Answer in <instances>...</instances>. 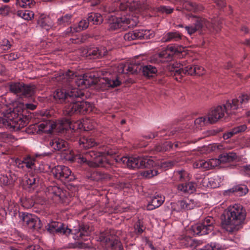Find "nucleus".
<instances>
[{
  "mask_svg": "<svg viewBox=\"0 0 250 250\" xmlns=\"http://www.w3.org/2000/svg\"><path fill=\"white\" fill-rule=\"evenodd\" d=\"M194 25L186 26L185 27L188 34L192 35L196 31L201 28H207L210 31L218 32L221 29L220 18H217L210 21L199 17H193L192 18Z\"/></svg>",
  "mask_w": 250,
  "mask_h": 250,
  "instance_id": "obj_6",
  "label": "nucleus"
},
{
  "mask_svg": "<svg viewBox=\"0 0 250 250\" xmlns=\"http://www.w3.org/2000/svg\"><path fill=\"white\" fill-rule=\"evenodd\" d=\"M71 122L68 118H62L57 122L51 121H43L38 126V131L51 133L55 130L58 132H62L64 130L71 128Z\"/></svg>",
  "mask_w": 250,
  "mask_h": 250,
  "instance_id": "obj_7",
  "label": "nucleus"
},
{
  "mask_svg": "<svg viewBox=\"0 0 250 250\" xmlns=\"http://www.w3.org/2000/svg\"><path fill=\"white\" fill-rule=\"evenodd\" d=\"M110 245L113 250H122L123 247L121 243L118 240H115L111 242Z\"/></svg>",
  "mask_w": 250,
  "mask_h": 250,
  "instance_id": "obj_51",
  "label": "nucleus"
},
{
  "mask_svg": "<svg viewBox=\"0 0 250 250\" xmlns=\"http://www.w3.org/2000/svg\"><path fill=\"white\" fill-rule=\"evenodd\" d=\"M208 163L209 165V169L218 166L221 163H222V162H221V160H220V156L218 159H211L208 160Z\"/></svg>",
  "mask_w": 250,
  "mask_h": 250,
  "instance_id": "obj_50",
  "label": "nucleus"
},
{
  "mask_svg": "<svg viewBox=\"0 0 250 250\" xmlns=\"http://www.w3.org/2000/svg\"><path fill=\"white\" fill-rule=\"evenodd\" d=\"M183 51L184 47L182 46L175 45L168 46L166 50L163 51L160 53L152 56L150 61L154 63L167 62L172 59L173 54L181 53Z\"/></svg>",
  "mask_w": 250,
  "mask_h": 250,
  "instance_id": "obj_10",
  "label": "nucleus"
},
{
  "mask_svg": "<svg viewBox=\"0 0 250 250\" xmlns=\"http://www.w3.org/2000/svg\"><path fill=\"white\" fill-rule=\"evenodd\" d=\"M52 172L56 178L62 181H71L75 179L70 168L66 166H57L53 169Z\"/></svg>",
  "mask_w": 250,
  "mask_h": 250,
  "instance_id": "obj_16",
  "label": "nucleus"
},
{
  "mask_svg": "<svg viewBox=\"0 0 250 250\" xmlns=\"http://www.w3.org/2000/svg\"><path fill=\"white\" fill-rule=\"evenodd\" d=\"M69 152V155L65 157L66 159L70 161H75L80 164L86 163L91 167H107L106 165H108V162L102 153L90 151L86 152L83 156H74L70 150Z\"/></svg>",
  "mask_w": 250,
  "mask_h": 250,
  "instance_id": "obj_5",
  "label": "nucleus"
},
{
  "mask_svg": "<svg viewBox=\"0 0 250 250\" xmlns=\"http://www.w3.org/2000/svg\"><path fill=\"white\" fill-rule=\"evenodd\" d=\"M142 71L145 76L150 77L157 73V69L153 65H146L142 67Z\"/></svg>",
  "mask_w": 250,
  "mask_h": 250,
  "instance_id": "obj_37",
  "label": "nucleus"
},
{
  "mask_svg": "<svg viewBox=\"0 0 250 250\" xmlns=\"http://www.w3.org/2000/svg\"><path fill=\"white\" fill-rule=\"evenodd\" d=\"M32 1V0H19L18 3L21 7L26 8L27 6L30 7Z\"/></svg>",
  "mask_w": 250,
  "mask_h": 250,
  "instance_id": "obj_53",
  "label": "nucleus"
},
{
  "mask_svg": "<svg viewBox=\"0 0 250 250\" xmlns=\"http://www.w3.org/2000/svg\"><path fill=\"white\" fill-rule=\"evenodd\" d=\"M101 84L102 90H106L110 87H115L121 84V81L119 80V77L116 79H110L107 78H101L99 80Z\"/></svg>",
  "mask_w": 250,
  "mask_h": 250,
  "instance_id": "obj_21",
  "label": "nucleus"
},
{
  "mask_svg": "<svg viewBox=\"0 0 250 250\" xmlns=\"http://www.w3.org/2000/svg\"><path fill=\"white\" fill-rule=\"evenodd\" d=\"M167 69L171 73V75L175 76L176 81H181L182 65L180 63L177 62L171 63L167 66Z\"/></svg>",
  "mask_w": 250,
  "mask_h": 250,
  "instance_id": "obj_22",
  "label": "nucleus"
},
{
  "mask_svg": "<svg viewBox=\"0 0 250 250\" xmlns=\"http://www.w3.org/2000/svg\"><path fill=\"white\" fill-rule=\"evenodd\" d=\"M17 15L25 20H30L34 17V13L29 10H19Z\"/></svg>",
  "mask_w": 250,
  "mask_h": 250,
  "instance_id": "obj_41",
  "label": "nucleus"
},
{
  "mask_svg": "<svg viewBox=\"0 0 250 250\" xmlns=\"http://www.w3.org/2000/svg\"><path fill=\"white\" fill-rule=\"evenodd\" d=\"M8 84L10 92L25 97L32 96L36 90L34 85H25L22 83L10 82Z\"/></svg>",
  "mask_w": 250,
  "mask_h": 250,
  "instance_id": "obj_13",
  "label": "nucleus"
},
{
  "mask_svg": "<svg viewBox=\"0 0 250 250\" xmlns=\"http://www.w3.org/2000/svg\"><path fill=\"white\" fill-rule=\"evenodd\" d=\"M117 162L130 169L148 167L153 165V161L147 156L138 157H123L116 159Z\"/></svg>",
  "mask_w": 250,
  "mask_h": 250,
  "instance_id": "obj_9",
  "label": "nucleus"
},
{
  "mask_svg": "<svg viewBox=\"0 0 250 250\" xmlns=\"http://www.w3.org/2000/svg\"><path fill=\"white\" fill-rule=\"evenodd\" d=\"M195 68L194 65H188L186 67H185L184 68L182 66V69H181V78L184 76L185 75H193L195 74Z\"/></svg>",
  "mask_w": 250,
  "mask_h": 250,
  "instance_id": "obj_43",
  "label": "nucleus"
},
{
  "mask_svg": "<svg viewBox=\"0 0 250 250\" xmlns=\"http://www.w3.org/2000/svg\"><path fill=\"white\" fill-rule=\"evenodd\" d=\"M15 164L17 167L21 168H24L25 167L24 163L23 160L16 159L15 161Z\"/></svg>",
  "mask_w": 250,
  "mask_h": 250,
  "instance_id": "obj_60",
  "label": "nucleus"
},
{
  "mask_svg": "<svg viewBox=\"0 0 250 250\" xmlns=\"http://www.w3.org/2000/svg\"><path fill=\"white\" fill-rule=\"evenodd\" d=\"M26 179V183L29 188H34L40 184V177L37 174H30Z\"/></svg>",
  "mask_w": 250,
  "mask_h": 250,
  "instance_id": "obj_31",
  "label": "nucleus"
},
{
  "mask_svg": "<svg viewBox=\"0 0 250 250\" xmlns=\"http://www.w3.org/2000/svg\"><path fill=\"white\" fill-rule=\"evenodd\" d=\"M214 223V219L208 216L202 223L192 226L189 231L194 235H205L213 230Z\"/></svg>",
  "mask_w": 250,
  "mask_h": 250,
  "instance_id": "obj_12",
  "label": "nucleus"
},
{
  "mask_svg": "<svg viewBox=\"0 0 250 250\" xmlns=\"http://www.w3.org/2000/svg\"><path fill=\"white\" fill-rule=\"evenodd\" d=\"M213 1L220 7H223L225 5L224 0H213Z\"/></svg>",
  "mask_w": 250,
  "mask_h": 250,
  "instance_id": "obj_63",
  "label": "nucleus"
},
{
  "mask_svg": "<svg viewBox=\"0 0 250 250\" xmlns=\"http://www.w3.org/2000/svg\"><path fill=\"white\" fill-rule=\"evenodd\" d=\"M18 58V56L17 54H15L14 53H11L9 54H6L5 56V58L7 60H8L9 61H13L16 60Z\"/></svg>",
  "mask_w": 250,
  "mask_h": 250,
  "instance_id": "obj_59",
  "label": "nucleus"
},
{
  "mask_svg": "<svg viewBox=\"0 0 250 250\" xmlns=\"http://www.w3.org/2000/svg\"><path fill=\"white\" fill-rule=\"evenodd\" d=\"M47 195L54 202L59 203L63 202L64 194L60 188L54 186L48 188Z\"/></svg>",
  "mask_w": 250,
  "mask_h": 250,
  "instance_id": "obj_17",
  "label": "nucleus"
},
{
  "mask_svg": "<svg viewBox=\"0 0 250 250\" xmlns=\"http://www.w3.org/2000/svg\"><path fill=\"white\" fill-rule=\"evenodd\" d=\"M97 143L93 139L85 136L81 137L79 140L80 146L84 148H88L94 146Z\"/></svg>",
  "mask_w": 250,
  "mask_h": 250,
  "instance_id": "obj_33",
  "label": "nucleus"
},
{
  "mask_svg": "<svg viewBox=\"0 0 250 250\" xmlns=\"http://www.w3.org/2000/svg\"><path fill=\"white\" fill-rule=\"evenodd\" d=\"M49 146L54 150L65 151L68 147V144L62 139L55 138L49 142Z\"/></svg>",
  "mask_w": 250,
  "mask_h": 250,
  "instance_id": "obj_19",
  "label": "nucleus"
},
{
  "mask_svg": "<svg viewBox=\"0 0 250 250\" xmlns=\"http://www.w3.org/2000/svg\"><path fill=\"white\" fill-rule=\"evenodd\" d=\"M175 176L179 181L183 182L188 179V173L184 170H177L174 172Z\"/></svg>",
  "mask_w": 250,
  "mask_h": 250,
  "instance_id": "obj_45",
  "label": "nucleus"
},
{
  "mask_svg": "<svg viewBox=\"0 0 250 250\" xmlns=\"http://www.w3.org/2000/svg\"><path fill=\"white\" fill-rule=\"evenodd\" d=\"M3 125L9 128L18 130L28 124V120L21 115H17L15 110L5 113L0 119Z\"/></svg>",
  "mask_w": 250,
  "mask_h": 250,
  "instance_id": "obj_8",
  "label": "nucleus"
},
{
  "mask_svg": "<svg viewBox=\"0 0 250 250\" xmlns=\"http://www.w3.org/2000/svg\"><path fill=\"white\" fill-rule=\"evenodd\" d=\"M90 233L89 227L86 225H83L80 227L79 231L75 234L74 238L78 240L86 241L88 239Z\"/></svg>",
  "mask_w": 250,
  "mask_h": 250,
  "instance_id": "obj_25",
  "label": "nucleus"
},
{
  "mask_svg": "<svg viewBox=\"0 0 250 250\" xmlns=\"http://www.w3.org/2000/svg\"><path fill=\"white\" fill-rule=\"evenodd\" d=\"M47 229L51 232H57L65 235L70 233L71 230L68 229L63 224L59 222H53L48 224Z\"/></svg>",
  "mask_w": 250,
  "mask_h": 250,
  "instance_id": "obj_18",
  "label": "nucleus"
},
{
  "mask_svg": "<svg viewBox=\"0 0 250 250\" xmlns=\"http://www.w3.org/2000/svg\"><path fill=\"white\" fill-rule=\"evenodd\" d=\"M46 20H44L43 19H41L38 21V24L46 30H48L51 26L50 25H48L47 23H46Z\"/></svg>",
  "mask_w": 250,
  "mask_h": 250,
  "instance_id": "obj_57",
  "label": "nucleus"
},
{
  "mask_svg": "<svg viewBox=\"0 0 250 250\" xmlns=\"http://www.w3.org/2000/svg\"><path fill=\"white\" fill-rule=\"evenodd\" d=\"M23 162L24 163L25 167L27 168L33 169L36 167V159L34 157L26 156L23 159Z\"/></svg>",
  "mask_w": 250,
  "mask_h": 250,
  "instance_id": "obj_40",
  "label": "nucleus"
},
{
  "mask_svg": "<svg viewBox=\"0 0 250 250\" xmlns=\"http://www.w3.org/2000/svg\"><path fill=\"white\" fill-rule=\"evenodd\" d=\"M250 100V96L243 94L238 98L228 101L223 105H219L211 108L208 113L209 124H214L225 116L234 113V110L243 107Z\"/></svg>",
  "mask_w": 250,
  "mask_h": 250,
  "instance_id": "obj_3",
  "label": "nucleus"
},
{
  "mask_svg": "<svg viewBox=\"0 0 250 250\" xmlns=\"http://www.w3.org/2000/svg\"><path fill=\"white\" fill-rule=\"evenodd\" d=\"M72 15L67 14L57 19V23L61 26H66L71 23Z\"/></svg>",
  "mask_w": 250,
  "mask_h": 250,
  "instance_id": "obj_38",
  "label": "nucleus"
},
{
  "mask_svg": "<svg viewBox=\"0 0 250 250\" xmlns=\"http://www.w3.org/2000/svg\"><path fill=\"white\" fill-rule=\"evenodd\" d=\"M100 77L98 73H90L89 74H85L83 76L75 79L74 82L78 88L73 87L71 84H70L69 86L71 88H76L83 93V95L79 97V100H80V98L84 96L82 89L86 88L91 85L95 84L98 82V78Z\"/></svg>",
  "mask_w": 250,
  "mask_h": 250,
  "instance_id": "obj_11",
  "label": "nucleus"
},
{
  "mask_svg": "<svg viewBox=\"0 0 250 250\" xmlns=\"http://www.w3.org/2000/svg\"><path fill=\"white\" fill-rule=\"evenodd\" d=\"M173 146L175 148L178 147L179 143L176 142L173 145L170 142H166L163 144L156 146L155 150L157 152H164L170 150V148H173Z\"/></svg>",
  "mask_w": 250,
  "mask_h": 250,
  "instance_id": "obj_32",
  "label": "nucleus"
},
{
  "mask_svg": "<svg viewBox=\"0 0 250 250\" xmlns=\"http://www.w3.org/2000/svg\"><path fill=\"white\" fill-rule=\"evenodd\" d=\"M178 205L180 207L181 209L188 210L193 209L198 204L193 200L186 199L179 201L178 202Z\"/></svg>",
  "mask_w": 250,
  "mask_h": 250,
  "instance_id": "obj_29",
  "label": "nucleus"
},
{
  "mask_svg": "<svg viewBox=\"0 0 250 250\" xmlns=\"http://www.w3.org/2000/svg\"><path fill=\"white\" fill-rule=\"evenodd\" d=\"M235 134L233 130L232 129L231 131L227 132L224 134L223 138L224 139H228L232 136L233 135Z\"/></svg>",
  "mask_w": 250,
  "mask_h": 250,
  "instance_id": "obj_61",
  "label": "nucleus"
},
{
  "mask_svg": "<svg viewBox=\"0 0 250 250\" xmlns=\"http://www.w3.org/2000/svg\"><path fill=\"white\" fill-rule=\"evenodd\" d=\"M11 46V43L9 40L4 39L0 41V48L3 50H7Z\"/></svg>",
  "mask_w": 250,
  "mask_h": 250,
  "instance_id": "obj_49",
  "label": "nucleus"
},
{
  "mask_svg": "<svg viewBox=\"0 0 250 250\" xmlns=\"http://www.w3.org/2000/svg\"><path fill=\"white\" fill-rule=\"evenodd\" d=\"M158 173V171L154 169L146 170L142 173V175L146 178H150Z\"/></svg>",
  "mask_w": 250,
  "mask_h": 250,
  "instance_id": "obj_48",
  "label": "nucleus"
},
{
  "mask_svg": "<svg viewBox=\"0 0 250 250\" xmlns=\"http://www.w3.org/2000/svg\"><path fill=\"white\" fill-rule=\"evenodd\" d=\"M202 182L204 184L208 183V184L207 185L208 187H209L211 188H216L220 186L221 179L218 176H215L208 179H204Z\"/></svg>",
  "mask_w": 250,
  "mask_h": 250,
  "instance_id": "obj_35",
  "label": "nucleus"
},
{
  "mask_svg": "<svg viewBox=\"0 0 250 250\" xmlns=\"http://www.w3.org/2000/svg\"><path fill=\"white\" fill-rule=\"evenodd\" d=\"M107 53V49L104 47H94L90 48L87 50V56H91L93 59H96L99 57H102L105 55Z\"/></svg>",
  "mask_w": 250,
  "mask_h": 250,
  "instance_id": "obj_27",
  "label": "nucleus"
},
{
  "mask_svg": "<svg viewBox=\"0 0 250 250\" xmlns=\"http://www.w3.org/2000/svg\"><path fill=\"white\" fill-rule=\"evenodd\" d=\"M9 12L10 8L7 6L0 8V14H1L3 16L7 15Z\"/></svg>",
  "mask_w": 250,
  "mask_h": 250,
  "instance_id": "obj_58",
  "label": "nucleus"
},
{
  "mask_svg": "<svg viewBox=\"0 0 250 250\" xmlns=\"http://www.w3.org/2000/svg\"><path fill=\"white\" fill-rule=\"evenodd\" d=\"M208 120V115L207 117H201L200 118H197L194 121V124L197 128H200L201 126H203L205 125L209 124V121Z\"/></svg>",
  "mask_w": 250,
  "mask_h": 250,
  "instance_id": "obj_44",
  "label": "nucleus"
},
{
  "mask_svg": "<svg viewBox=\"0 0 250 250\" xmlns=\"http://www.w3.org/2000/svg\"><path fill=\"white\" fill-rule=\"evenodd\" d=\"M196 188V184L192 182L179 184L177 186V189L178 192L182 194L193 193L195 191Z\"/></svg>",
  "mask_w": 250,
  "mask_h": 250,
  "instance_id": "obj_20",
  "label": "nucleus"
},
{
  "mask_svg": "<svg viewBox=\"0 0 250 250\" xmlns=\"http://www.w3.org/2000/svg\"><path fill=\"white\" fill-rule=\"evenodd\" d=\"M246 216V210L242 205L236 204L230 206L224 212L222 226L229 233L237 231L241 228Z\"/></svg>",
  "mask_w": 250,
  "mask_h": 250,
  "instance_id": "obj_4",
  "label": "nucleus"
},
{
  "mask_svg": "<svg viewBox=\"0 0 250 250\" xmlns=\"http://www.w3.org/2000/svg\"><path fill=\"white\" fill-rule=\"evenodd\" d=\"M246 129V125H243L234 127L232 130L235 134H237L244 131Z\"/></svg>",
  "mask_w": 250,
  "mask_h": 250,
  "instance_id": "obj_54",
  "label": "nucleus"
},
{
  "mask_svg": "<svg viewBox=\"0 0 250 250\" xmlns=\"http://www.w3.org/2000/svg\"><path fill=\"white\" fill-rule=\"evenodd\" d=\"M182 35L178 31L169 32L164 35L161 41L163 42H177L182 39Z\"/></svg>",
  "mask_w": 250,
  "mask_h": 250,
  "instance_id": "obj_26",
  "label": "nucleus"
},
{
  "mask_svg": "<svg viewBox=\"0 0 250 250\" xmlns=\"http://www.w3.org/2000/svg\"><path fill=\"white\" fill-rule=\"evenodd\" d=\"M22 221L29 228L35 229L39 224L40 220L36 216L29 213H23Z\"/></svg>",
  "mask_w": 250,
  "mask_h": 250,
  "instance_id": "obj_23",
  "label": "nucleus"
},
{
  "mask_svg": "<svg viewBox=\"0 0 250 250\" xmlns=\"http://www.w3.org/2000/svg\"><path fill=\"white\" fill-rule=\"evenodd\" d=\"M158 10L162 13L166 14H170L173 11V8L168 6H161L158 8Z\"/></svg>",
  "mask_w": 250,
  "mask_h": 250,
  "instance_id": "obj_52",
  "label": "nucleus"
},
{
  "mask_svg": "<svg viewBox=\"0 0 250 250\" xmlns=\"http://www.w3.org/2000/svg\"><path fill=\"white\" fill-rule=\"evenodd\" d=\"M154 32L152 30L138 29L125 34L124 36V39L126 41H130L138 39H151L154 37Z\"/></svg>",
  "mask_w": 250,
  "mask_h": 250,
  "instance_id": "obj_15",
  "label": "nucleus"
},
{
  "mask_svg": "<svg viewBox=\"0 0 250 250\" xmlns=\"http://www.w3.org/2000/svg\"><path fill=\"white\" fill-rule=\"evenodd\" d=\"M237 158V155L233 152L224 153L220 155V160L222 163L232 162Z\"/></svg>",
  "mask_w": 250,
  "mask_h": 250,
  "instance_id": "obj_36",
  "label": "nucleus"
},
{
  "mask_svg": "<svg viewBox=\"0 0 250 250\" xmlns=\"http://www.w3.org/2000/svg\"><path fill=\"white\" fill-rule=\"evenodd\" d=\"M248 189L245 185H238L227 190V194L234 193L237 196H243L248 192Z\"/></svg>",
  "mask_w": 250,
  "mask_h": 250,
  "instance_id": "obj_30",
  "label": "nucleus"
},
{
  "mask_svg": "<svg viewBox=\"0 0 250 250\" xmlns=\"http://www.w3.org/2000/svg\"><path fill=\"white\" fill-rule=\"evenodd\" d=\"M222 147L221 146L217 145V144H212L208 146V148L212 151H214L216 149H221V147Z\"/></svg>",
  "mask_w": 250,
  "mask_h": 250,
  "instance_id": "obj_62",
  "label": "nucleus"
},
{
  "mask_svg": "<svg viewBox=\"0 0 250 250\" xmlns=\"http://www.w3.org/2000/svg\"><path fill=\"white\" fill-rule=\"evenodd\" d=\"M194 68L195 70V74L202 75L204 74V69L203 67L195 65H194Z\"/></svg>",
  "mask_w": 250,
  "mask_h": 250,
  "instance_id": "obj_55",
  "label": "nucleus"
},
{
  "mask_svg": "<svg viewBox=\"0 0 250 250\" xmlns=\"http://www.w3.org/2000/svg\"><path fill=\"white\" fill-rule=\"evenodd\" d=\"M89 22H87L86 20H83L79 22L78 25L74 27V32H80L82 30L86 29L88 26Z\"/></svg>",
  "mask_w": 250,
  "mask_h": 250,
  "instance_id": "obj_46",
  "label": "nucleus"
},
{
  "mask_svg": "<svg viewBox=\"0 0 250 250\" xmlns=\"http://www.w3.org/2000/svg\"><path fill=\"white\" fill-rule=\"evenodd\" d=\"M181 243L186 247H193L196 246L197 242L189 236H185L181 240Z\"/></svg>",
  "mask_w": 250,
  "mask_h": 250,
  "instance_id": "obj_42",
  "label": "nucleus"
},
{
  "mask_svg": "<svg viewBox=\"0 0 250 250\" xmlns=\"http://www.w3.org/2000/svg\"><path fill=\"white\" fill-rule=\"evenodd\" d=\"M83 95L81 91L68 87L56 89L53 93L54 99L58 103H65L63 112L66 115L74 113H87L92 111L93 106L90 103L79 100V97Z\"/></svg>",
  "mask_w": 250,
  "mask_h": 250,
  "instance_id": "obj_2",
  "label": "nucleus"
},
{
  "mask_svg": "<svg viewBox=\"0 0 250 250\" xmlns=\"http://www.w3.org/2000/svg\"><path fill=\"white\" fill-rule=\"evenodd\" d=\"M76 76L74 75V73L68 70L65 73H60L59 75L56 77L58 81L62 82L63 83H69L71 82L73 83L72 80L74 79Z\"/></svg>",
  "mask_w": 250,
  "mask_h": 250,
  "instance_id": "obj_28",
  "label": "nucleus"
},
{
  "mask_svg": "<svg viewBox=\"0 0 250 250\" xmlns=\"http://www.w3.org/2000/svg\"><path fill=\"white\" fill-rule=\"evenodd\" d=\"M186 8L190 11H200L202 9V7L201 6L197 5L195 3L188 2L186 3V5L185 6Z\"/></svg>",
  "mask_w": 250,
  "mask_h": 250,
  "instance_id": "obj_47",
  "label": "nucleus"
},
{
  "mask_svg": "<svg viewBox=\"0 0 250 250\" xmlns=\"http://www.w3.org/2000/svg\"><path fill=\"white\" fill-rule=\"evenodd\" d=\"M174 165V162L171 161H165L161 163V167L164 168H167Z\"/></svg>",
  "mask_w": 250,
  "mask_h": 250,
  "instance_id": "obj_56",
  "label": "nucleus"
},
{
  "mask_svg": "<svg viewBox=\"0 0 250 250\" xmlns=\"http://www.w3.org/2000/svg\"><path fill=\"white\" fill-rule=\"evenodd\" d=\"M165 197L164 196L154 195L151 198L146 208L148 210H151L159 207L164 202Z\"/></svg>",
  "mask_w": 250,
  "mask_h": 250,
  "instance_id": "obj_24",
  "label": "nucleus"
},
{
  "mask_svg": "<svg viewBox=\"0 0 250 250\" xmlns=\"http://www.w3.org/2000/svg\"><path fill=\"white\" fill-rule=\"evenodd\" d=\"M143 6L132 0H119L110 6L104 8V14L108 20L109 29L126 30L136 26L139 22L138 14L141 13Z\"/></svg>",
  "mask_w": 250,
  "mask_h": 250,
  "instance_id": "obj_1",
  "label": "nucleus"
},
{
  "mask_svg": "<svg viewBox=\"0 0 250 250\" xmlns=\"http://www.w3.org/2000/svg\"><path fill=\"white\" fill-rule=\"evenodd\" d=\"M140 64L132 60L125 62H121L117 66V71L121 74H133L141 69Z\"/></svg>",
  "mask_w": 250,
  "mask_h": 250,
  "instance_id": "obj_14",
  "label": "nucleus"
},
{
  "mask_svg": "<svg viewBox=\"0 0 250 250\" xmlns=\"http://www.w3.org/2000/svg\"><path fill=\"white\" fill-rule=\"evenodd\" d=\"M193 167L194 168H200L204 170H208L209 165L208 161L204 160H198L193 164Z\"/></svg>",
  "mask_w": 250,
  "mask_h": 250,
  "instance_id": "obj_39",
  "label": "nucleus"
},
{
  "mask_svg": "<svg viewBox=\"0 0 250 250\" xmlns=\"http://www.w3.org/2000/svg\"><path fill=\"white\" fill-rule=\"evenodd\" d=\"M25 107L31 110H34L36 108V105L34 104H25Z\"/></svg>",
  "mask_w": 250,
  "mask_h": 250,
  "instance_id": "obj_64",
  "label": "nucleus"
},
{
  "mask_svg": "<svg viewBox=\"0 0 250 250\" xmlns=\"http://www.w3.org/2000/svg\"><path fill=\"white\" fill-rule=\"evenodd\" d=\"M87 21L89 23L98 25L102 23L103 21V18L99 13H91L88 14Z\"/></svg>",
  "mask_w": 250,
  "mask_h": 250,
  "instance_id": "obj_34",
  "label": "nucleus"
}]
</instances>
